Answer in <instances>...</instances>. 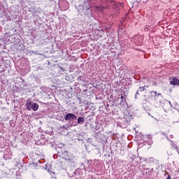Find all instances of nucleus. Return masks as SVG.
<instances>
[{
  "label": "nucleus",
  "mask_w": 179,
  "mask_h": 179,
  "mask_svg": "<svg viewBox=\"0 0 179 179\" xmlns=\"http://www.w3.org/2000/svg\"><path fill=\"white\" fill-rule=\"evenodd\" d=\"M26 108L28 111L33 110V111H37L38 110V105L36 102H33L31 99H27L26 101Z\"/></svg>",
  "instance_id": "f257e3e1"
},
{
  "label": "nucleus",
  "mask_w": 179,
  "mask_h": 179,
  "mask_svg": "<svg viewBox=\"0 0 179 179\" xmlns=\"http://www.w3.org/2000/svg\"><path fill=\"white\" fill-rule=\"evenodd\" d=\"M65 121H75L78 120V116L73 113H68L64 116Z\"/></svg>",
  "instance_id": "f03ea898"
},
{
  "label": "nucleus",
  "mask_w": 179,
  "mask_h": 179,
  "mask_svg": "<svg viewBox=\"0 0 179 179\" xmlns=\"http://www.w3.org/2000/svg\"><path fill=\"white\" fill-rule=\"evenodd\" d=\"M136 40V44L137 45H142L143 44V36H134Z\"/></svg>",
  "instance_id": "7ed1b4c3"
},
{
  "label": "nucleus",
  "mask_w": 179,
  "mask_h": 179,
  "mask_svg": "<svg viewBox=\"0 0 179 179\" xmlns=\"http://www.w3.org/2000/svg\"><path fill=\"white\" fill-rule=\"evenodd\" d=\"M143 107L145 110H150V106H149V101L148 99H143L142 101Z\"/></svg>",
  "instance_id": "20e7f679"
},
{
  "label": "nucleus",
  "mask_w": 179,
  "mask_h": 179,
  "mask_svg": "<svg viewBox=\"0 0 179 179\" xmlns=\"http://www.w3.org/2000/svg\"><path fill=\"white\" fill-rule=\"evenodd\" d=\"M170 80V85H173V86L179 85V80L177 78H172L169 79Z\"/></svg>",
  "instance_id": "39448f33"
},
{
  "label": "nucleus",
  "mask_w": 179,
  "mask_h": 179,
  "mask_svg": "<svg viewBox=\"0 0 179 179\" xmlns=\"http://www.w3.org/2000/svg\"><path fill=\"white\" fill-rule=\"evenodd\" d=\"M132 114L127 113L124 116V119L126 120V122L128 124V122H130V121L132 120Z\"/></svg>",
  "instance_id": "423d86ee"
},
{
  "label": "nucleus",
  "mask_w": 179,
  "mask_h": 179,
  "mask_svg": "<svg viewBox=\"0 0 179 179\" xmlns=\"http://www.w3.org/2000/svg\"><path fill=\"white\" fill-rule=\"evenodd\" d=\"M150 93H151V97H154L155 100L157 99V97H159V96H160L161 97H163V96H162V94L157 93V92L156 91H152L150 92Z\"/></svg>",
  "instance_id": "0eeeda50"
},
{
  "label": "nucleus",
  "mask_w": 179,
  "mask_h": 179,
  "mask_svg": "<svg viewBox=\"0 0 179 179\" xmlns=\"http://www.w3.org/2000/svg\"><path fill=\"white\" fill-rule=\"evenodd\" d=\"M76 135H77V138H74V140L77 139V141H81V142H83V141H85V137L82 134H77Z\"/></svg>",
  "instance_id": "6e6552de"
},
{
  "label": "nucleus",
  "mask_w": 179,
  "mask_h": 179,
  "mask_svg": "<svg viewBox=\"0 0 179 179\" xmlns=\"http://www.w3.org/2000/svg\"><path fill=\"white\" fill-rule=\"evenodd\" d=\"M84 122H85V117H79L77 119V124H78L79 125H83Z\"/></svg>",
  "instance_id": "1a4fd4ad"
},
{
  "label": "nucleus",
  "mask_w": 179,
  "mask_h": 179,
  "mask_svg": "<svg viewBox=\"0 0 179 179\" xmlns=\"http://www.w3.org/2000/svg\"><path fill=\"white\" fill-rule=\"evenodd\" d=\"M66 161L67 164H69L70 166H75V161H73V159H69L66 158Z\"/></svg>",
  "instance_id": "9d476101"
},
{
  "label": "nucleus",
  "mask_w": 179,
  "mask_h": 179,
  "mask_svg": "<svg viewBox=\"0 0 179 179\" xmlns=\"http://www.w3.org/2000/svg\"><path fill=\"white\" fill-rule=\"evenodd\" d=\"M59 131H61V132H62V131H68V126H59L58 127Z\"/></svg>",
  "instance_id": "9b49d317"
},
{
  "label": "nucleus",
  "mask_w": 179,
  "mask_h": 179,
  "mask_svg": "<svg viewBox=\"0 0 179 179\" xmlns=\"http://www.w3.org/2000/svg\"><path fill=\"white\" fill-rule=\"evenodd\" d=\"M138 92H145V87H140L139 89L138 90Z\"/></svg>",
  "instance_id": "f8f14e48"
},
{
  "label": "nucleus",
  "mask_w": 179,
  "mask_h": 179,
  "mask_svg": "<svg viewBox=\"0 0 179 179\" xmlns=\"http://www.w3.org/2000/svg\"><path fill=\"white\" fill-rule=\"evenodd\" d=\"M150 26L146 25V26L145 27V31H148L149 30V28H150Z\"/></svg>",
  "instance_id": "ddd939ff"
},
{
  "label": "nucleus",
  "mask_w": 179,
  "mask_h": 179,
  "mask_svg": "<svg viewBox=\"0 0 179 179\" xmlns=\"http://www.w3.org/2000/svg\"><path fill=\"white\" fill-rule=\"evenodd\" d=\"M138 94H139V91L138 90L137 92H136V94H135V99H138Z\"/></svg>",
  "instance_id": "4468645a"
},
{
  "label": "nucleus",
  "mask_w": 179,
  "mask_h": 179,
  "mask_svg": "<svg viewBox=\"0 0 179 179\" xmlns=\"http://www.w3.org/2000/svg\"><path fill=\"white\" fill-rule=\"evenodd\" d=\"M174 149H176V152L179 150L178 147L174 146Z\"/></svg>",
  "instance_id": "2eb2a0df"
},
{
  "label": "nucleus",
  "mask_w": 179,
  "mask_h": 179,
  "mask_svg": "<svg viewBox=\"0 0 179 179\" xmlns=\"http://www.w3.org/2000/svg\"><path fill=\"white\" fill-rule=\"evenodd\" d=\"M166 179H171V176L169 175Z\"/></svg>",
  "instance_id": "dca6fc26"
},
{
  "label": "nucleus",
  "mask_w": 179,
  "mask_h": 179,
  "mask_svg": "<svg viewBox=\"0 0 179 179\" xmlns=\"http://www.w3.org/2000/svg\"><path fill=\"white\" fill-rule=\"evenodd\" d=\"M151 171H153V169H151V170L150 171V173H151Z\"/></svg>",
  "instance_id": "f3484780"
},
{
  "label": "nucleus",
  "mask_w": 179,
  "mask_h": 179,
  "mask_svg": "<svg viewBox=\"0 0 179 179\" xmlns=\"http://www.w3.org/2000/svg\"><path fill=\"white\" fill-rule=\"evenodd\" d=\"M121 99L123 100V99H124V96H121Z\"/></svg>",
  "instance_id": "a211bd4d"
},
{
  "label": "nucleus",
  "mask_w": 179,
  "mask_h": 179,
  "mask_svg": "<svg viewBox=\"0 0 179 179\" xmlns=\"http://www.w3.org/2000/svg\"><path fill=\"white\" fill-rule=\"evenodd\" d=\"M144 170H149V169H148V168H145V169H144Z\"/></svg>",
  "instance_id": "6ab92c4d"
},
{
  "label": "nucleus",
  "mask_w": 179,
  "mask_h": 179,
  "mask_svg": "<svg viewBox=\"0 0 179 179\" xmlns=\"http://www.w3.org/2000/svg\"><path fill=\"white\" fill-rule=\"evenodd\" d=\"M76 125H78V124H74L73 127H76Z\"/></svg>",
  "instance_id": "aec40b11"
},
{
  "label": "nucleus",
  "mask_w": 179,
  "mask_h": 179,
  "mask_svg": "<svg viewBox=\"0 0 179 179\" xmlns=\"http://www.w3.org/2000/svg\"><path fill=\"white\" fill-rule=\"evenodd\" d=\"M177 152L178 153V155H179V149L177 150Z\"/></svg>",
  "instance_id": "412c9836"
},
{
  "label": "nucleus",
  "mask_w": 179,
  "mask_h": 179,
  "mask_svg": "<svg viewBox=\"0 0 179 179\" xmlns=\"http://www.w3.org/2000/svg\"><path fill=\"white\" fill-rule=\"evenodd\" d=\"M169 104L171 106V101H169Z\"/></svg>",
  "instance_id": "4be33fe9"
},
{
  "label": "nucleus",
  "mask_w": 179,
  "mask_h": 179,
  "mask_svg": "<svg viewBox=\"0 0 179 179\" xmlns=\"http://www.w3.org/2000/svg\"><path fill=\"white\" fill-rule=\"evenodd\" d=\"M159 104H160V103H161V101H159Z\"/></svg>",
  "instance_id": "5701e85b"
},
{
  "label": "nucleus",
  "mask_w": 179,
  "mask_h": 179,
  "mask_svg": "<svg viewBox=\"0 0 179 179\" xmlns=\"http://www.w3.org/2000/svg\"><path fill=\"white\" fill-rule=\"evenodd\" d=\"M64 153H68V152H64Z\"/></svg>",
  "instance_id": "b1692460"
},
{
  "label": "nucleus",
  "mask_w": 179,
  "mask_h": 179,
  "mask_svg": "<svg viewBox=\"0 0 179 179\" xmlns=\"http://www.w3.org/2000/svg\"><path fill=\"white\" fill-rule=\"evenodd\" d=\"M108 106H109V105H108V104H107V107H108Z\"/></svg>",
  "instance_id": "393cba45"
}]
</instances>
